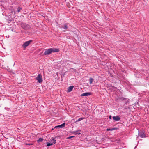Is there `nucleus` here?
Masks as SVG:
<instances>
[{
  "label": "nucleus",
  "instance_id": "f257e3e1",
  "mask_svg": "<svg viewBox=\"0 0 149 149\" xmlns=\"http://www.w3.org/2000/svg\"><path fill=\"white\" fill-rule=\"evenodd\" d=\"M59 51L58 49L56 48H49L46 50L44 52L45 55H49L53 52H57Z\"/></svg>",
  "mask_w": 149,
  "mask_h": 149
},
{
  "label": "nucleus",
  "instance_id": "f03ea898",
  "mask_svg": "<svg viewBox=\"0 0 149 149\" xmlns=\"http://www.w3.org/2000/svg\"><path fill=\"white\" fill-rule=\"evenodd\" d=\"M36 79L39 83H42V76L40 74H38L37 77L36 78Z\"/></svg>",
  "mask_w": 149,
  "mask_h": 149
},
{
  "label": "nucleus",
  "instance_id": "7ed1b4c3",
  "mask_svg": "<svg viewBox=\"0 0 149 149\" xmlns=\"http://www.w3.org/2000/svg\"><path fill=\"white\" fill-rule=\"evenodd\" d=\"M56 140L55 139L52 138L51 139V141L49 142V143H47V146H50L52 145L53 144H55L56 143Z\"/></svg>",
  "mask_w": 149,
  "mask_h": 149
},
{
  "label": "nucleus",
  "instance_id": "20e7f679",
  "mask_svg": "<svg viewBox=\"0 0 149 149\" xmlns=\"http://www.w3.org/2000/svg\"><path fill=\"white\" fill-rule=\"evenodd\" d=\"M31 40H29L28 41H27L25 42L22 45L23 47L24 48H26L27 46H28L29 44L31 43Z\"/></svg>",
  "mask_w": 149,
  "mask_h": 149
},
{
  "label": "nucleus",
  "instance_id": "39448f33",
  "mask_svg": "<svg viewBox=\"0 0 149 149\" xmlns=\"http://www.w3.org/2000/svg\"><path fill=\"white\" fill-rule=\"evenodd\" d=\"M139 136L141 138H144L145 137V135L143 131H139Z\"/></svg>",
  "mask_w": 149,
  "mask_h": 149
},
{
  "label": "nucleus",
  "instance_id": "423d86ee",
  "mask_svg": "<svg viewBox=\"0 0 149 149\" xmlns=\"http://www.w3.org/2000/svg\"><path fill=\"white\" fill-rule=\"evenodd\" d=\"M112 118L115 121H119L120 119V118L118 116H113Z\"/></svg>",
  "mask_w": 149,
  "mask_h": 149
},
{
  "label": "nucleus",
  "instance_id": "0eeeda50",
  "mask_svg": "<svg viewBox=\"0 0 149 149\" xmlns=\"http://www.w3.org/2000/svg\"><path fill=\"white\" fill-rule=\"evenodd\" d=\"M65 123H63L62 124L55 126L54 127L55 128H63L65 127Z\"/></svg>",
  "mask_w": 149,
  "mask_h": 149
},
{
  "label": "nucleus",
  "instance_id": "6e6552de",
  "mask_svg": "<svg viewBox=\"0 0 149 149\" xmlns=\"http://www.w3.org/2000/svg\"><path fill=\"white\" fill-rule=\"evenodd\" d=\"M91 93L89 92H86V93H83L81 95V96H87L88 95H91Z\"/></svg>",
  "mask_w": 149,
  "mask_h": 149
},
{
  "label": "nucleus",
  "instance_id": "1a4fd4ad",
  "mask_svg": "<svg viewBox=\"0 0 149 149\" xmlns=\"http://www.w3.org/2000/svg\"><path fill=\"white\" fill-rule=\"evenodd\" d=\"M80 132V130H79L77 131H73L72 132V133L74 135L80 134H81Z\"/></svg>",
  "mask_w": 149,
  "mask_h": 149
},
{
  "label": "nucleus",
  "instance_id": "9d476101",
  "mask_svg": "<svg viewBox=\"0 0 149 149\" xmlns=\"http://www.w3.org/2000/svg\"><path fill=\"white\" fill-rule=\"evenodd\" d=\"M74 86H70L68 89V92H71L73 89Z\"/></svg>",
  "mask_w": 149,
  "mask_h": 149
},
{
  "label": "nucleus",
  "instance_id": "9b49d317",
  "mask_svg": "<svg viewBox=\"0 0 149 149\" xmlns=\"http://www.w3.org/2000/svg\"><path fill=\"white\" fill-rule=\"evenodd\" d=\"M94 81V79L92 78H89V83L90 84H91Z\"/></svg>",
  "mask_w": 149,
  "mask_h": 149
},
{
  "label": "nucleus",
  "instance_id": "f8f14e48",
  "mask_svg": "<svg viewBox=\"0 0 149 149\" xmlns=\"http://www.w3.org/2000/svg\"><path fill=\"white\" fill-rule=\"evenodd\" d=\"M69 28V24H66L64 25V29H66L68 28Z\"/></svg>",
  "mask_w": 149,
  "mask_h": 149
},
{
  "label": "nucleus",
  "instance_id": "ddd939ff",
  "mask_svg": "<svg viewBox=\"0 0 149 149\" xmlns=\"http://www.w3.org/2000/svg\"><path fill=\"white\" fill-rule=\"evenodd\" d=\"M22 10V8L20 7H19L17 8V12H21V10Z\"/></svg>",
  "mask_w": 149,
  "mask_h": 149
},
{
  "label": "nucleus",
  "instance_id": "4468645a",
  "mask_svg": "<svg viewBox=\"0 0 149 149\" xmlns=\"http://www.w3.org/2000/svg\"><path fill=\"white\" fill-rule=\"evenodd\" d=\"M43 139L42 138H40L37 141L38 142H42L43 141Z\"/></svg>",
  "mask_w": 149,
  "mask_h": 149
},
{
  "label": "nucleus",
  "instance_id": "2eb2a0df",
  "mask_svg": "<svg viewBox=\"0 0 149 149\" xmlns=\"http://www.w3.org/2000/svg\"><path fill=\"white\" fill-rule=\"evenodd\" d=\"M84 118H79L78 120L76 121V122H79L81 120H82Z\"/></svg>",
  "mask_w": 149,
  "mask_h": 149
},
{
  "label": "nucleus",
  "instance_id": "dca6fc26",
  "mask_svg": "<svg viewBox=\"0 0 149 149\" xmlns=\"http://www.w3.org/2000/svg\"><path fill=\"white\" fill-rule=\"evenodd\" d=\"M75 137V136H69L67 138V139H70L71 138H72L73 137Z\"/></svg>",
  "mask_w": 149,
  "mask_h": 149
},
{
  "label": "nucleus",
  "instance_id": "f3484780",
  "mask_svg": "<svg viewBox=\"0 0 149 149\" xmlns=\"http://www.w3.org/2000/svg\"><path fill=\"white\" fill-rule=\"evenodd\" d=\"M113 130V129H108V128H107V131H110V130Z\"/></svg>",
  "mask_w": 149,
  "mask_h": 149
},
{
  "label": "nucleus",
  "instance_id": "a211bd4d",
  "mask_svg": "<svg viewBox=\"0 0 149 149\" xmlns=\"http://www.w3.org/2000/svg\"><path fill=\"white\" fill-rule=\"evenodd\" d=\"M109 118L110 119H111V116H109Z\"/></svg>",
  "mask_w": 149,
  "mask_h": 149
}]
</instances>
